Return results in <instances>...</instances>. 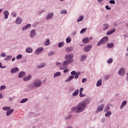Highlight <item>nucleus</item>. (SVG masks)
I'll return each instance as SVG.
<instances>
[{
  "label": "nucleus",
  "instance_id": "obj_17",
  "mask_svg": "<svg viewBox=\"0 0 128 128\" xmlns=\"http://www.w3.org/2000/svg\"><path fill=\"white\" fill-rule=\"evenodd\" d=\"M30 38H34V36H36V30H32L30 32Z\"/></svg>",
  "mask_w": 128,
  "mask_h": 128
},
{
  "label": "nucleus",
  "instance_id": "obj_15",
  "mask_svg": "<svg viewBox=\"0 0 128 128\" xmlns=\"http://www.w3.org/2000/svg\"><path fill=\"white\" fill-rule=\"evenodd\" d=\"M4 18L5 20H6L8 18V14H10V13H8V11H5L4 12Z\"/></svg>",
  "mask_w": 128,
  "mask_h": 128
},
{
  "label": "nucleus",
  "instance_id": "obj_48",
  "mask_svg": "<svg viewBox=\"0 0 128 128\" xmlns=\"http://www.w3.org/2000/svg\"><path fill=\"white\" fill-rule=\"evenodd\" d=\"M108 64H112V59L110 58L108 60L107 62Z\"/></svg>",
  "mask_w": 128,
  "mask_h": 128
},
{
  "label": "nucleus",
  "instance_id": "obj_1",
  "mask_svg": "<svg viewBox=\"0 0 128 128\" xmlns=\"http://www.w3.org/2000/svg\"><path fill=\"white\" fill-rule=\"evenodd\" d=\"M86 108V103L82 102L80 103L78 106L76 107H73L72 110L74 112H82Z\"/></svg>",
  "mask_w": 128,
  "mask_h": 128
},
{
  "label": "nucleus",
  "instance_id": "obj_10",
  "mask_svg": "<svg viewBox=\"0 0 128 128\" xmlns=\"http://www.w3.org/2000/svg\"><path fill=\"white\" fill-rule=\"evenodd\" d=\"M26 76V72H21L18 75V78H22V76Z\"/></svg>",
  "mask_w": 128,
  "mask_h": 128
},
{
  "label": "nucleus",
  "instance_id": "obj_60",
  "mask_svg": "<svg viewBox=\"0 0 128 128\" xmlns=\"http://www.w3.org/2000/svg\"><path fill=\"white\" fill-rule=\"evenodd\" d=\"M98 2H102V0H98Z\"/></svg>",
  "mask_w": 128,
  "mask_h": 128
},
{
  "label": "nucleus",
  "instance_id": "obj_24",
  "mask_svg": "<svg viewBox=\"0 0 128 128\" xmlns=\"http://www.w3.org/2000/svg\"><path fill=\"white\" fill-rule=\"evenodd\" d=\"M106 46L107 48H114V43H108L107 44Z\"/></svg>",
  "mask_w": 128,
  "mask_h": 128
},
{
  "label": "nucleus",
  "instance_id": "obj_52",
  "mask_svg": "<svg viewBox=\"0 0 128 128\" xmlns=\"http://www.w3.org/2000/svg\"><path fill=\"white\" fill-rule=\"evenodd\" d=\"M82 92H84V88H81L80 89V93H82Z\"/></svg>",
  "mask_w": 128,
  "mask_h": 128
},
{
  "label": "nucleus",
  "instance_id": "obj_28",
  "mask_svg": "<svg viewBox=\"0 0 128 128\" xmlns=\"http://www.w3.org/2000/svg\"><path fill=\"white\" fill-rule=\"evenodd\" d=\"M126 100L124 101L122 104L121 106H120V108H124V106H126Z\"/></svg>",
  "mask_w": 128,
  "mask_h": 128
},
{
  "label": "nucleus",
  "instance_id": "obj_40",
  "mask_svg": "<svg viewBox=\"0 0 128 128\" xmlns=\"http://www.w3.org/2000/svg\"><path fill=\"white\" fill-rule=\"evenodd\" d=\"M110 110V106L109 105H107L106 108L104 109V112H108V110Z\"/></svg>",
  "mask_w": 128,
  "mask_h": 128
},
{
  "label": "nucleus",
  "instance_id": "obj_56",
  "mask_svg": "<svg viewBox=\"0 0 128 128\" xmlns=\"http://www.w3.org/2000/svg\"><path fill=\"white\" fill-rule=\"evenodd\" d=\"M105 78L106 80H108V78H110V76L108 75H106V76H105Z\"/></svg>",
  "mask_w": 128,
  "mask_h": 128
},
{
  "label": "nucleus",
  "instance_id": "obj_31",
  "mask_svg": "<svg viewBox=\"0 0 128 128\" xmlns=\"http://www.w3.org/2000/svg\"><path fill=\"white\" fill-rule=\"evenodd\" d=\"M58 46V48H62V46H64V42H60Z\"/></svg>",
  "mask_w": 128,
  "mask_h": 128
},
{
  "label": "nucleus",
  "instance_id": "obj_18",
  "mask_svg": "<svg viewBox=\"0 0 128 128\" xmlns=\"http://www.w3.org/2000/svg\"><path fill=\"white\" fill-rule=\"evenodd\" d=\"M74 78V75H71L66 80V82H70L72 78Z\"/></svg>",
  "mask_w": 128,
  "mask_h": 128
},
{
  "label": "nucleus",
  "instance_id": "obj_41",
  "mask_svg": "<svg viewBox=\"0 0 128 128\" xmlns=\"http://www.w3.org/2000/svg\"><path fill=\"white\" fill-rule=\"evenodd\" d=\"M86 28H82V29L80 30V34H84V32H86Z\"/></svg>",
  "mask_w": 128,
  "mask_h": 128
},
{
  "label": "nucleus",
  "instance_id": "obj_64",
  "mask_svg": "<svg viewBox=\"0 0 128 128\" xmlns=\"http://www.w3.org/2000/svg\"><path fill=\"white\" fill-rule=\"evenodd\" d=\"M90 40H92V38H90Z\"/></svg>",
  "mask_w": 128,
  "mask_h": 128
},
{
  "label": "nucleus",
  "instance_id": "obj_9",
  "mask_svg": "<svg viewBox=\"0 0 128 128\" xmlns=\"http://www.w3.org/2000/svg\"><path fill=\"white\" fill-rule=\"evenodd\" d=\"M71 74H75L74 78L76 80L78 78V76H80V73H76V71L74 70L71 72Z\"/></svg>",
  "mask_w": 128,
  "mask_h": 128
},
{
  "label": "nucleus",
  "instance_id": "obj_49",
  "mask_svg": "<svg viewBox=\"0 0 128 128\" xmlns=\"http://www.w3.org/2000/svg\"><path fill=\"white\" fill-rule=\"evenodd\" d=\"M0 56L2 58H4L5 56H6V53H2L0 54Z\"/></svg>",
  "mask_w": 128,
  "mask_h": 128
},
{
  "label": "nucleus",
  "instance_id": "obj_6",
  "mask_svg": "<svg viewBox=\"0 0 128 128\" xmlns=\"http://www.w3.org/2000/svg\"><path fill=\"white\" fill-rule=\"evenodd\" d=\"M104 104H102V105L99 106L97 108L96 113L98 114V112H101V110H102L104 109Z\"/></svg>",
  "mask_w": 128,
  "mask_h": 128
},
{
  "label": "nucleus",
  "instance_id": "obj_11",
  "mask_svg": "<svg viewBox=\"0 0 128 128\" xmlns=\"http://www.w3.org/2000/svg\"><path fill=\"white\" fill-rule=\"evenodd\" d=\"M30 78H32V76L28 75V76L24 78L23 80L24 82H28V80H30Z\"/></svg>",
  "mask_w": 128,
  "mask_h": 128
},
{
  "label": "nucleus",
  "instance_id": "obj_55",
  "mask_svg": "<svg viewBox=\"0 0 128 128\" xmlns=\"http://www.w3.org/2000/svg\"><path fill=\"white\" fill-rule=\"evenodd\" d=\"M12 16L14 17L16 16V12L12 13Z\"/></svg>",
  "mask_w": 128,
  "mask_h": 128
},
{
  "label": "nucleus",
  "instance_id": "obj_29",
  "mask_svg": "<svg viewBox=\"0 0 128 128\" xmlns=\"http://www.w3.org/2000/svg\"><path fill=\"white\" fill-rule=\"evenodd\" d=\"M70 42H72V38L70 37H68L66 39V44H70Z\"/></svg>",
  "mask_w": 128,
  "mask_h": 128
},
{
  "label": "nucleus",
  "instance_id": "obj_36",
  "mask_svg": "<svg viewBox=\"0 0 128 128\" xmlns=\"http://www.w3.org/2000/svg\"><path fill=\"white\" fill-rule=\"evenodd\" d=\"M82 20H84V16H80L79 18L78 19V22H82Z\"/></svg>",
  "mask_w": 128,
  "mask_h": 128
},
{
  "label": "nucleus",
  "instance_id": "obj_20",
  "mask_svg": "<svg viewBox=\"0 0 128 128\" xmlns=\"http://www.w3.org/2000/svg\"><path fill=\"white\" fill-rule=\"evenodd\" d=\"M114 32H116V29H113L110 31H108L106 32V35L107 36H110V34H114Z\"/></svg>",
  "mask_w": 128,
  "mask_h": 128
},
{
  "label": "nucleus",
  "instance_id": "obj_57",
  "mask_svg": "<svg viewBox=\"0 0 128 128\" xmlns=\"http://www.w3.org/2000/svg\"><path fill=\"white\" fill-rule=\"evenodd\" d=\"M2 98V94H0V98Z\"/></svg>",
  "mask_w": 128,
  "mask_h": 128
},
{
  "label": "nucleus",
  "instance_id": "obj_54",
  "mask_svg": "<svg viewBox=\"0 0 128 128\" xmlns=\"http://www.w3.org/2000/svg\"><path fill=\"white\" fill-rule=\"evenodd\" d=\"M86 82V78H84L82 80V82Z\"/></svg>",
  "mask_w": 128,
  "mask_h": 128
},
{
  "label": "nucleus",
  "instance_id": "obj_37",
  "mask_svg": "<svg viewBox=\"0 0 128 128\" xmlns=\"http://www.w3.org/2000/svg\"><path fill=\"white\" fill-rule=\"evenodd\" d=\"M110 114H112V112L110 111L108 112L106 114V116H110Z\"/></svg>",
  "mask_w": 128,
  "mask_h": 128
},
{
  "label": "nucleus",
  "instance_id": "obj_45",
  "mask_svg": "<svg viewBox=\"0 0 128 128\" xmlns=\"http://www.w3.org/2000/svg\"><path fill=\"white\" fill-rule=\"evenodd\" d=\"M79 96L80 98H84V96H86V95L82 94V93H80Z\"/></svg>",
  "mask_w": 128,
  "mask_h": 128
},
{
  "label": "nucleus",
  "instance_id": "obj_13",
  "mask_svg": "<svg viewBox=\"0 0 128 128\" xmlns=\"http://www.w3.org/2000/svg\"><path fill=\"white\" fill-rule=\"evenodd\" d=\"M14 109L8 110L6 112V116H10V114H12L14 112Z\"/></svg>",
  "mask_w": 128,
  "mask_h": 128
},
{
  "label": "nucleus",
  "instance_id": "obj_62",
  "mask_svg": "<svg viewBox=\"0 0 128 128\" xmlns=\"http://www.w3.org/2000/svg\"><path fill=\"white\" fill-rule=\"evenodd\" d=\"M2 9L0 10V12H2Z\"/></svg>",
  "mask_w": 128,
  "mask_h": 128
},
{
  "label": "nucleus",
  "instance_id": "obj_43",
  "mask_svg": "<svg viewBox=\"0 0 128 128\" xmlns=\"http://www.w3.org/2000/svg\"><path fill=\"white\" fill-rule=\"evenodd\" d=\"M54 52H52L48 54V56H54Z\"/></svg>",
  "mask_w": 128,
  "mask_h": 128
},
{
  "label": "nucleus",
  "instance_id": "obj_35",
  "mask_svg": "<svg viewBox=\"0 0 128 128\" xmlns=\"http://www.w3.org/2000/svg\"><path fill=\"white\" fill-rule=\"evenodd\" d=\"M2 110H10V107H8V106L3 107Z\"/></svg>",
  "mask_w": 128,
  "mask_h": 128
},
{
  "label": "nucleus",
  "instance_id": "obj_16",
  "mask_svg": "<svg viewBox=\"0 0 128 128\" xmlns=\"http://www.w3.org/2000/svg\"><path fill=\"white\" fill-rule=\"evenodd\" d=\"M52 16H54V13H50L46 17V20H50Z\"/></svg>",
  "mask_w": 128,
  "mask_h": 128
},
{
  "label": "nucleus",
  "instance_id": "obj_23",
  "mask_svg": "<svg viewBox=\"0 0 128 128\" xmlns=\"http://www.w3.org/2000/svg\"><path fill=\"white\" fill-rule=\"evenodd\" d=\"M102 80L100 79L97 82V83L96 84V86H102Z\"/></svg>",
  "mask_w": 128,
  "mask_h": 128
},
{
  "label": "nucleus",
  "instance_id": "obj_3",
  "mask_svg": "<svg viewBox=\"0 0 128 128\" xmlns=\"http://www.w3.org/2000/svg\"><path fill=\"white\" fill-rule=\"evenodd\" d=\"M108 42V36H104L98 42L97 46H100L101 44H106Z\"/></svg>",
  "mask_w": 128,
  "mask_h": 128
},
{
  "label": "nucleus",
  "instance_id": "obj_51",
  "mask_svg": "<svg viewBox=\"0 0 128 128\" xmlns=\"http://www.w3.org/2000/svg\"><path fill=\"white\" fill-rule=\"evenodd\" d=\"M106 10H112V8L108 6H106Z\"/></svg>",
  "mask_w": 128,
  "mask_h": 128
},
{
  "label": "nucleus",
  "instance_id": "obj_44",
  "mask_svg": "<svg viewBox=\"0 0 128 128\" xmlns=\"http://www.w3.org/2000/svg\"><path fill=\"white\" fill-rule=\"evenodd\" d=\"M44 65L42 64V65H38L37 66V68H44Z\"/></svg>",
  "mask_w": 128,
  "mask_h": 128
},
{
  "label": "nucleus",
  "instance_id": "obj_42",
  "mask_svg": "<svg viewBox=\"0 0 128 128\" xmlns=\"http://www.w3.org/2000/svg\"><path fill=\"white\" fill-rule=\"evenodd\" d=\"M65 68H66V65H64V64L60 66V70H64Z\"/></svg>",
  "mask_w": 128,
  "mask_h": 128
},
{
  "label": "nucleus",
  "instance_id": "obj_4",
  "mask_svg": "<svg viewBox=\"0 0 128 128\" xmlns=\"http://www.w3.org/2000/svg\"><path fill=\"white\" fill-rule=\"evenodd\" d=\"M42 86V82L40 80H37L34 82V83L32 85V88H38Z\"/></svg>",
  "mask_w": 128,
  "mask_h": 128
},
{
  "label": "nucleus",
  "instance_id": "obj_33",
  "mask_svg": "<svg viewBox=\"0 0 128 128\" xmlns=\"http://www.w3.org/2000/svg\"><path fill=\"white\" fill-rule=\"evenodd\" d=\"M60 76V72H57L54 74V78H56V76Z\"/></svg>",
  "mask_w": 128,
  "mask_h": 128
},
{
  "label": "nucleus",
  "instance_id": "obj_7",
  "mask_svg": "<svg viewBox=\"0 0 128 128\" xmlns=\"http://www.w3.org/2000/svg\"><path fill=\"white\" fill-rule=\"evenodd\" d=\"M92 45H89L88 46H86L84 48V51L85 52H88L92 50Z\"/></svg>",
  "mask_w": 128,
  "mask_h": 128
},
{
  "label": "nucleus",
  "instance_id": "obj_19",
  "mask_svg": "<svg viewBox=\"0 0 128 128\" xmlns=\"http://www.w3.org/2000/svg\"><path fill=\"white\" fill-rule=\"evenodd\" d=\"M22 19L20 18V17H18L16 19V24H22Z\"/></svg>",
  "mask_w": 128,
  "mask_h": 128
},
{
  "label": "nucleus",
  "instance_id": "obj_5",
  "mask_svg": "<svg viewBox=\"0 0 128 128\" xmlns=\"http://www.w3.org/2000/svg\"><path fill=\"white\" fill-rule=\"evenodd\" d=\"M125 72L126 70H124V68H120L118 72V74L120 76H124Z\"/></svg>",
  "mask_w": 128,
  "mask_h": 128
},
{
  "label": "nucleus",
  "instance_id": "obj_34",
  "mask_svg": "<svg viewBox=\"0 0 128 128\" xmlns=\"http://www.w3.org/2000/svg\"><path fill=\"white\" fill-rule=\"evenodd\" d=\"M22 58V55L21 54H20L16 56V60H20V58Z\"/></svg>",
  "mask_w": 128,
  "mask_h": 128
},
{
  "label": "nucleus",
  "instance_id": "obj_22",
  "mask_svg": "<svg viewBox=\"0 0 128 128\" xmlns=\"http://www.w3.org/2000/svg\"><path fill=\"white\" fill-rule=\"evenodd\" d=\"M73 50V48L72 47H70V46H69V47H67L66 48V52H72V50Z\"/></svg>",
  "mask_w": 128,
  "mask_h": 128
},
{
  "label": "nucleus",
  "instance_id": "obj_39",
  "mask_svg": "<svg viewBox=\"0 0 128 128\" xmlns=\"http://www.w3.org/2000/svg\"><path fill=\"white\" fill-rule=\"evenodd\" d=\"M26 102H28V98H24L20 102V104H24Z\"/></svg>",
  "mask_w": 128,
  "mask_h": 128
},
{
  "label": "nucleus",
  "instance_id": "obj_25",
  "mask_svg": "<svg viewBox=\"0 0 128 128\" xmlns=\"http://www.w3.org/2000/svg\"><path fill=\"white\" fill-rule=\"evenodd\" d=\"M44 46H50V39H47L44 43Z\"/></svg>",
  "mask_w": 128,
  "mask_h": 128
},
{
  "label": "nucleus",
  "instance_id": "obj_61",
  "mask_svg": "<svg viewBox=\"0 0 128 128\" xmlns=\"http://www.w3.org/2000/svg\"><path fill=\"white\" fill-rule=\"evenodd\" d=\"M72 118V115L69 116V117L68 118Z\"/></svg>",
  "mask_w": 128,
  "mask_h": 128
},
{
  "label": "nucleus",
  "instance_id": "obj_8",
  "mask_svg": "<svg viewBox=\"0 0 128 128\" xmlns=\"http://www.w3.org/2000/svg\"><path fill=\"white\" fill-rule=\"evenodd\" d=\"M44 51V48H38L35 54H42V52Z\"/></svg>",
  "mask_w": 128,
  "mask_h": 128
},
{
  "label": "nucleus",
  "instance_id": "obj_14",
  "mask_svg": "<svg viewBox=\"0 0 128 128\" xmlns=\"http://www.w3.org/2000/svg\"><path fill=\"white\" fill-rule=\"evenodd\" d=\"M18 70H20L18 68H13L11 70V72L12 74H14L15 72H18Z\"/></svg>",
  "mask_w": 128,
  "mask_h": 128
},
{
  "label": "nucleus",
  "instance_id": "obj_38",
  "mask_svg": "<svg viewBox=\"0 0 128 128\" xmlns=\"http://www.w3.org/2000/svg\"><path fill=\"white\" fill-rule=\"evenodd\" d=\"M86 58V56L84 55H82L81 57L80 60H84Z\"/></svg>",
  "mask_w": 128,
  "mask_h": 128
},
{
  "label": "nucleus",
  "instance_id": "obj_27",
  "mask_svg": "<svg viewBox=\"0 0 128 128\" xmlns=\"http://www.w3.org/2000/svg\"><path fill=\"white\" fill-rule=\"evenodd\" d=\"M26 52H28V54H30L32 52V49L30 48H27L26 49Z\"/></svg>",
  "mask_w": 128,
  "mask_h": 128
},
{
  "label": "nucleus",
  "instance_id": "obj_53",
  "mask_svg": "<svg viewBox=\"0 0 128 128\" xmlns=\"http://www.w3.org/2000/svg\"><path fill=\"white\" fill-rule=\"evenodd\" d=\"M0 68H6V66H2V64H0Z\"/></svg>",
  "mask_w": 128,
  "mask_h": 128
},
{
  "label": "nucleus",
  "instance_id": "obj_47",
  "mask_svg": "<svg viewBox=\"0 0 128 128\" xmlns=\"http://www.w3.org/2000/svg\"><path fill=\"white\" fill-rule=\"evenodd\" d=\"M6 90V86H0V90Z\"/></svg>",
  "mask_w": 128,
  "mask_h": 128
},
{
  "label": "nucleus",
  "instance_id": "obj_2",
  "mask_svg": "<svg viewBox=\"0 0 128 128\" xmlns=\"http://www.w3.org/2000/svg\"><path fill=\"white\" fill-rule=\"evenodd\" d=\"M74 58V54H67L65 56V58L66 60L64 61L63 63V64H72L74 60L72 58Z\"/></svg>",
  "mask_w": 128,
  "mask_h": 128
},
{
  "label": "nucleus",
  "instance_id": "obj_21",
  "mask_svg": "<svg viewBox=\"0 0 128 128\" xmlns=\"http://www.w3.org/2000/svg\"><path fill=\"white\" fill-rule=\"evenodd\" d=\"M90 42L88 38H85L82 40V42L84 44H88V42Z\"/></svg>",
  "mask_w": 128,
  "mask_h": 128
},
{
  "label": "nucleus",
  "instance_id": "obj_58",
  "mask_svg": "<svg viewBox=\"0 0 128 128\" xmlns=\"http://www.w3.org/2000/svg\"><path fill=\"white\" fill-rule=\"evenodd\" d=\"M16 60V58H12V62H14V60Z\"/></svg>",
  "mask_w": 128,
  "mask_h": 128
},
{
  "label": "nucleus",
  "instance_id": "obj_30",
  "mask_svg": "<svg viewBox=\"0 0 128 128\" xmlns=\"http://www.w3.org/2000/svg\"><path fill=\"white\" fill-rule=\"evenodd\" d=\"M12 58V56H8L4 58L5 60H10Z\"/></svg>",
  "mask_w": 128,
  "mask_h": 128
},
{
  "label": "nucleus",
  "instance_id": "obj_32",
  "mask_svg": "<svg viewBox=\"0 0 128 128\" xmlns=\"http://www.w3.org/2000/svg\"><path fill=\"white\" fill-rule=\"evenodd\" d=\"M104 28L103 29L104 30H108V28H109L108 24H104Z\"/></svg>",
  "mask_w": 128,
  "mask_h": 128
},
{
  "label": "nucleus",
  "instance_id": "obj_12",
  "mask_svg": "<svg viewBox=\"0 0 128 128\" xmlns=\"http://www.w3.org/2000/svg\"><path fill=\"white\" fill-rule=\"evenodd\" d=\"M30 26H32V25L30 24H28L22 28V30H28V28H30Z\"/></svg>",
  "mask_w": 128,
  "mask_h": 128
},
{
  "label": "nucleus",
  "instance_id": "obj_63",
  "mask_svg": "<svg viewBox=\"0 0 128 128\" xmlns=\"http://www.w3.org/2000/svg\"><path fill=\"white\" fill-rule=\"evenodd\" d=\"M56 64H60V62H57Z\"/></svg>",
  "mask_w": 128,
  "mask_h": 128
},
{
  "label": "nucleus",
  "instance_id": "obj_50",
  "mask_svg": "<svg viewBox=\"0 0 128 128\" xmlns=\"http://www.w3.org/2000/svg\"><path fill=\"white\" fill-rule=\"evenodd\" d=\"M110 4H116V1L114 0H111L110 1Z\"/></svg>",
  "mask_w": 128,
  "mask_h": 128
},
{
  "label": "nucleus",
  "instance_id": "obj_59",
  "mask_svg": "<svg viewBox=\"0 0 128 128\" xmlns=\"http://www.w3.org/2000/svg\"><path fill=\"white\" fill-rule=\"evenodd\" d=\"M68 72V70L66 69L64 70V72Z\"/></svg>",
  "mask_w": 128,
  "mask_h": 128
},
{
  "label": "nucleus",
  "instance_id": "obj_46",
  "mask_svg": "<svg viewBox=\"0 0 128 128\" xmlns=\"http://www.w3.org/2000/svg\"><path fill=\"white\" fill-rule=\"evenodd\" d=\"M66 10H62L61 12H60V14H66Z\"/></svg>",
  "mask_w": 128,
  "mask_h": 128
},
{
  "label": "nucleus",
  "instance_id": "obj_26",
  "mask_svg": "<svg viewBox=\"0 0 128 128\" xmlns=\"http://www.w3.org/2000/svg\"><path fill=\"white\" fill-rule=\"evenodd\" d=\"M78 90H75L74 92L72 93V96H78Z\"/></svg>",
  "mask_w": 128,
  "mask_h": 128
}]
</instances>
